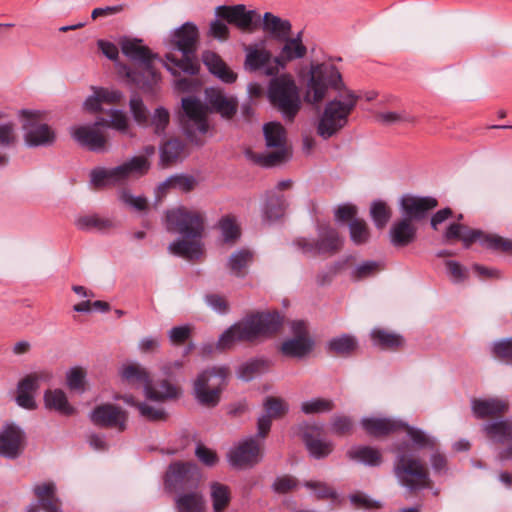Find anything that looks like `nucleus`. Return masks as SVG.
Listing matches in <instances>:
<instances>
[{"label":"nucleus","instance_id":"44","mask_svg":"<svg viewBox=\"0 0 512 512\" xmlns=\"http://www.w3.org/2000/svg\"><path fill=\"white\" fill-rule=\"evenodd\" d=\"M358 347V342L351 335L335 337L328 342V352L333 356H348Z\"/></svg>","mask_w":512,"mask_h":512},{"label":"nucleus","instance_id":"48","mask_svg":"<svg viewBox=\"0 0 512 512\" xmlns=\"http://www.w3.org/2000/svg\"><path fill=\"white\" fill-rule=\"evenodd\" d=\"M246 52L245 67L250 71H256L264 67L271 59V53L264 48L258 49L248 46Z\"/></svg>","mask_w":512,"mask_h":512},{"label":"nucleus","instance_id":"22","mask_svg":"<svg viewBox=\"0 0 512 512\" xmlns=\"http://www.w3.org/2000/svg\"><path fill=\"white\" fill-rule=\"evenodd\" d=\"M26 436L20 427L9 424L0 430V456L8 459L18 458L24 451Z\"/></svg>","mask_w":512,"mask_h":512},{"label":"nucleus","instance_id":"21","mask_svg":"<svg viewBox=\"0 0 512 512\" xmlns=\"http://www.w3.org/2000/svg\"><path fill=\"white\" fill-rule=\"evenodd\" d=\"M91 421L100 427L115 428L120 432L126 429L127 413L113 404H101L91 412Z\"/></svg>","mask_w":512,"mask_h":512},{"label":"nucleus","instance_id":"32","mask_svg":"<svg viewBox=\"0 0 512 512\" xmlns=\"http://www.w3.org/2000/svg\"><path fill=\"white\" fill-rule=\"evenodd\" d=\"M284 46L281 49L280 55L275 58L278 65L284 67L287 62L295 59L303 58L307 53V48L302 42V32L294 38L288 36L283 39Z\"/></svg>","mask_w":512,"mask_h":512},{"label":"nucleus","instance_id":"47","mask_svg":"<svg viewBox=\"0 0 512 512\" xmlns=\"http://www.w3.org/2000/svg\"><path fill=\"white\" fill-rule=\"evenodd\" d=\"M252 259L253 253L250 250L241 249L231 254L228 266L234 275L242 277L246 274V268Z\"/></svg>","mask_w":512,"mask_h":512},{"label":"nucleus","instance_id":"9","mask_svg":"<svg viewBox=\"0 0 512 512\" xmlns=\"http://www.w3.org/2000/svg\"><path fill=\"white\" fill-rule=\"evenodd\" d=\"M268 98L271 104L289 121L294 120L301 108L299 89L293 77L288 74L271 79Z\"/></svg>","mask_w":512,"mask_h":512},{"label":"nucleus","instance_id":"39","mask_svg":"<svg viewBox=\"0 0 512 512\" xmlns=\"http://www.w3.org/2000/svg\"><path fill=\"white\" fill-rule=\"evenodd\" d=\"M44 402L48 409H53L65 416H71L76 412L61 389L47 390L44 394Z\"/></svg>","mask_w":512,"mask_h":512},{"label":"nucleus","instance_id":"7","mask_svg":"<svg viewBox=\"0 0 512 512\" xmlns=\"http://www.w3.org/2000/svg\"><path fill=\"white\" fill-rule=\"evenodd\" d=\"M358 99L354 92L346 90L338 98L329 101L318 119L317 134L327 140L339 133L348 124Z\"/></svg>","mask_w":512,"mask_h":512},{"label":"nucleus","instance_id":"17","mask_svg":"<svg viewBox=\"0 0 512 512\" xmlns=\"http://www.w3.org/2000/svg\"><path fill=\"white\" fill-rule=\"evenodd\" d=\"M264 440L257 434L238 442L228 454L231 465L238 469H249L260 463L264 457Z\"/></svg>","mask_w":512,"mask_h":512},{"label":"nucleus","instance_id":"42","mask_svg":"<svg viewBox=\"0 0 512 512\" xmlns=\"http://www.w3.org/2000/svg\"><path fill=\"white\" fill-rule=\"evenodd\" d=\"M210 497L213 512H224L231 502V491L227 485L212 482L210 485Z\"/></svg>","mask_w":512,"mask_h":512},{"label":"nucleus","instance_id":"45","mask_svg":"<svg viewBox=\"0 0 512 512\" xmlns=\"http://www.w3.org/2000/svg\"><path fill=\"white\" fill-rule=\"evenodd\" d=\"M486 436L494 442L512 441V423L508 421L493 422L484 425Z\"/></svg>","mask_w":512,"mask_h":512},{"label":"nucleus","instance_id":"11","mask_svg":"<svg viewBox=\"0 0 512 512\" xmlns=\"http://www.w3.org/2000/svg\"><path fill=\"white\" fill-rule=\"evenodd\" d=\"M294 245L307 256H332L341 250L343 239L334 227L328 224H319L316 239L300 237L295 239Z\"/></svg>","mask_w":512,"mask_h":512},{"label":"nucleus","instance_id":"8","mask_svg":"<svg viewBox=\"0 0 512 512\" xmlns=\"http://www.w3.org/2000/svg\"><path fill=\"white\" fill-rule=\"evenodd\" d=\"M229 376L230 370L225 366H214L199 373L193 383L197 402L207 408L216 407L228 384Z\"/></svg>","mask_w":512,"mask_h":512},{"label":"nucleus","instance_id":"6","mask_svg":"<svg viewBox=\"0 0 512 512\" xmlns=\"http://www.w3.org/2000/svg\"><path fill=\"white\" fill-rule=\"evenodd\" d=\"M155 151L153 145H147L143 149V155L135 156L117 167L94 169L91 171V183L95 188H101L122 184L131 177H141L149 171L148 158L153 156Z\"/></svg>","mask_w":512,"mask_h":512},{"label":"nucleus","instance_id":"19","mask_svg":"<svg viewBox=\"0 0 512 512\" xmlns=\"http://www.w3.org/2000/svg\"><path fill=\"white\" fill-rule=\"evenodd\" d=\"M293 336L282 342L280 351L284 356L291 358H304L313 349L314 342L309 335L307 326L303 321H293L291 324Z\"/></svg>","mask_w":512,"mask_h":512},{"label":"nucleus","instance_id":"34","mask_svg":"<svg viewBox=\"0 0 512 512\" xmlns=\"http://www.w3.org/2000/svg\"><path fill=\"white\" fill-rule=\"evenodd\" d=\"M260 26L265 32L279 41L290 36L292 31V25L289 20L282 19L270 12L264 13Z\"/></svg>","mask_w":512,"mask_h":512},{"label":"nucleus","instance_id":"15","mask_svg":"<svg viewBox=\"0 0 512 512\" xmlns=\"http://www.w3.org/2000/svg\"><path fill=\"white\" fill-rule=\"evenodd\" d=\"M342 86L341 74L334 65L318 64L312 67L305 100L312 104L319 103L325 98L329 87L340 90Z\"/></svg>","mask_w":512,"mask_h":512},{"label":"nucleus","instance_id":"60","mask_svg":"<svg viewBox=\"0 0 512 512\" xmlns=\"http://www.w3.org/2000/svg\"><path fill=\"white\" fill-rule=\"evenodd\" d=\"M110 120L109 127L119 132L126 133L129 128V121L127 115L120 110L109 111Z\"/></svg>","mask_w":512,"mask_h":512},{"label":"nucleus","instance_id":"18","mask_svg":"<svg viewBox=\"0 0 512 512\" xmlns=\"http://www.w3.org/2000/svg\"><path fill=\"white\" fill-rule=\"evenodd\" d=\"M215 14L243 32L252 33L260 27V14L256 10H248L243 4L218 6Z\"/></svg>","mask_w":512,"mask_h":512},{"label":"nucleus","instance_id":"51","mask_svg":"<svg viewBox=\"0 0 512 512\" xmlns=\"http://www.w3.org/2000/svg\"><path fill=\"white\" fill-rule=\"evenodd\" d=\"M350 238L355 245H364L370 240V229L363 219H354L349 224Z\"/></svg>","mask_w":512,"mask_h":512},{"label":"nucleus","instance_id":"35","mask_svg":"<svg viewBox=\"0 0 512 512\" xmlns=\"http://www.w3.org/2000/svg\"><path fill=\"white\" fill-rule=\"evenodd\" d=\"M363 429L371 436L381 437L401 429L402 422L390 418H364Z\"/></svg>","mask_w":512,"mask_h":512},{"label":"nucleus","instance_id":"2","mask_svg":"<svg viewBox=\"0 0 512 512\" xmlns=\"http://www.w3.org/2000/svg\"><path fill=\"white\" fill-rule=\"evenodd\" d=\"M282 319L277 312H257L247 315L227 329L217 342V349H230L236 342H254L277 333Z\"/></svg>","mask_w":512,"mask_h":512},{"label":"nucleus","instance_id":"20","mask_svg":"<svg viewBox=\"0 0 512 512\" xmlns=\"http://www.w3.org/2000/svg\"><path fill=\"white\" fill-rule=\"evenodd\" d=\"M52 377V372L49 370H41L26 375L17 386V404L25 409H35L36 402L33 393L38 390L41 383H48Z\"/></svg>","mask_w":512,"mask_h":512},{"label":"nucleus","instance_id":"12","mask_svg":"<svg viewBox=\"0 0 512 512\" xmlns=\"http://www.w3.org/2000/svg\"><path fill=\"white\" fill-rule=\"evenodd\" d=\"M201 479V471L197 464L189 461H175L167 468L164 476V486L169 492L178 495L199 490Z\"/></svg>","mask_w":512,"mask_h":512},{"label":"nucleus","instance_id":"58","mask_svg":"<svg viewBox=\"0 0 512 512\" xmlns=\"http://www.w3.org/2000/svg\"><path fill=\"white\" fill-rule=\"evenodd\" d=\"M353 431V421L345 415H336L331 421V432L338 436L350 435Z\"/></svg>","mask_w":512,"mask_h":512},{"label":"nucleus","instance_id":"63","mask_svg":"<svg viewBox=\"0 0 512 512\" xmlns=\"http://www.w3.org/2000/svg\"><path fill=\"white\" fill-rule=\"evenodd\" d=\"M173 189H179L182 192H190L197 186V180L190 175L171 176Z\"/></svg>","mask_w":512,"mask_h":512},{"label":"nucleus","instance_id":"13","mask_svg":"<svg viewBox=\"0 0 512 512\" xmlns=\"http://www.w3.org/2000/svg\"><path fill=\"white\" fill-rule=\"evenodd\" d=\"M121 375L128 384L143 386L145 395L149 400L163 402L168 399L177 398L181 393L179 387L172 385L167 380L161 381V386L165 388V392L157 391L152 384L148 371L136 363L124 366Z\"/></svg>","mask_w":512,"mask_h":512},{"label":"nucleus","instance_id":"29","mask_svg":"<svg viewBox=\"0 0 512 512\" xmlns=\"http://www.w3.org/2000/svg\"><path fill=\"white\" fill-rule=\"evenodd\" d=\"M417 235V226L409 219L396 220L390 228V242L394 247H406L413 243Z\"/></svg>","mask_w":512,"mask_h":512},{"label":"nucleus","instance_id":"53","mask_svg":"<svg viewBox=\"0 0 512 512\" xmlns=\"http://www.w3.org/2000/svg\"><path fill=\"white\" fill-rule=\"evenodd\" d=\"M219 227L225 242L234 243L240 237V227L236 218L232 215H226L219 221Z\"/></svg>","mask_w":512,"mask_h":512},{"label":"nucleus","instance_id":"57","mask_svg":"<svg viewBox=\"0 0 512 512\" xmlns=\"http://www.w3.org/2000/svg\"><path fill=\"white\" fill-rule=\"evenodd\" d=\"M18 136L14 123L0 124V148L10 149L16 146Z\"/></svg>","mask_w":512,"mask_h":512},{"label":"nucleus","instance_id":"1","mask_svg":"<svg viewBox=\"0 0 512 512\" xmlns=\"http://www.w3.org/2000/svg\"><path fill=\"white\" fill-rule=\"evenodd\" d=\"M166 228L183 236L169 245L171 254L188 260L197 259L202 253L200 238L205 226V215L199 210L178 207L166 212Z\"/></svg>","mask_w":512,"mask_h":512},{"label":"nucleus","instance_id":"3","mask_svg":"<svg viewBox=\"0 0 512 512\" xmlns=\"http://www.w3.org/2000/svg\"><path fill=\"white\" fill-rule=\"evenodd\" d=\"M140 39L123 38L120 40L121 50L124 55L130 58L133 67H123L127 79L137 87L150 90L160 79L159 73L153 65L157 55L141 44Z\"/></svg>","mask_w":512,"mask_h":512},{"label":"nucleus","instance_id":"25","mask_svg":"<svg viewBox=\"0 0 512 512\" xmlns=\"http://www.w3.org/2000/svg\"><path fill=\"white\" fill-rule=\"evenodd\" d=\"M461 241L465 248H469L474 242L480 241L482 245L493 250L512 252V241L493 234H485L481 230L471 229L466 226Z\"/></svg>","mask_w":512,"mask_h":512},{"label":"nucleus","instance_id":"5","mask_svg":"<svg viewBox=\"0 0 512 512\" xmlns=\"http://www.w3.org/2000/svg\"><path fill=\"white\" fill-rule=\"evenodd\" d=\"M199 42V31L195 24L186 22L180 28L175 30L172 37V45L174 48L182 52V58H177L173 54H167L166 58L169 63L165 64L167 69L174 75L177 69L195 75L199 71V63L195 56Z\"/></svg>","mask_w":512,"mask_h":512},{"label":"nucleus","instance_id":"26","mask_svg":"<svg viewBox=\"0 0 512 512\" xmlns=\"http://www.w3.org/2000/svg\"><path fill=\"white\" fill-rule=\"evenodd\" d=\"M72 137L82 146L94 152L107 150L108 139L96 126L82 125L75 127Z\"/></svg>","mask_w":512,"mask_h":512},{"label":"nucleus","instance_id":"30","mask_svg":"<svg viewBox=\"0 0 512 512\" xmlns=\"http://www.w3.org/2000/svg\"><path fill=\"white\" fill-rule=\"evenodd\" d=\"M202 61L209 72L225 83H233L237 74L230 69L217 53L206 50L202 53Z\"/></svg>","mask_w":512,"mask_h":512},{"label":"nucleus","instance_id":"54","mask_svg":"<svg viewBox=\"0 0 512 512\" xmlns=\"http://www.w3.org/2000/svg\"><path fill=\"white\" fill-rule=\"evenodd\" d=\"M66 383L70 390L84 392L86 385V371L82 367H73L67 373Z\"/></svg>","mask_w":512,"mask_h":512},{"label":"nucleus","instance_id":"38","mask_svg":"<svg viewBox=\"0 0 512 512\" xmlns=\"http://www.w3.org/2000/svg\"><path fill=\"white\" fill-rule=\"evenodd\" d=\"M287 208L285 197L276 191H268L263 207V217L266 221H276L280 219Z\"/></svg>","mask_w":512,"mask_h":512},{"label":"nucleus","instance_id":"50","mask_svg":"<svg viewBox=\"0 0 512 512\" xmlns=\"http://www.w3.org/2000/svg\"><path fill=\"white\" fill-rule=\"evenodd\" d=\"M370 216L378 229H383L392 216V210L386 202L374 201L370 207Z\"/></svg>","mask_w":512,"mask_h":512},{"label":"nucleus","instance_id":"40","mask_svg":"<svg viewBox=\"0 0 512 512\" xmlns=\"http://www.w3.org/2000/svg\"><path fill=\"white\" fill-rule=\"evenodd\" d=\"M117 399H121L128 405L136 407L140 415L149 421H161L167 418L163 408L136 401L132 395L118 396Z\"/></svg>","mask_w":512,"mask_h":512},{"label":"nucleus","instance_id":"36","mask_svg":"<svg viewBox=\"0 0 512 512\" xmlns=\"http://www.w3.org/2000/svg\"><path fill=\"white\" fill-rule=\"evenodd\" d=\"M94 93L88 97L84 103L85 109L91 112L101 111V104H117L123 99V95L118 90H109L106 88L92 87Z\"/></svg>","mask_w":512,"mask_h":512},{"label":"nucleus","instance_id":"33","mask_svg":"<svg viewBox=\"0 0 512 512\" xmlns=\"http://www.w3.org/2000/svg\"><path fill=\"white\" fill-rule=\"evenodd\" d=\"M174 505L177 512H206V501L200 489L176 495Z\"/></svg>","mask_w":512,"mask_h":512},{"label":"nucleus","instance_id":"55","mask_svg":"<svg viewBox=\"0 0 512 512\" xmlns=\"http://www.w3.org/2000/svg\"><path fill=\"white\" fill-rule=\"evenodd\" d=\"M334 406V402L330 399L315 398L310 401L303 402L301 405V410L305 414H316L329 412L334 408Z\"/></svg>","mask_w":512,"mask_h":512},{"label":"nucleus","instance_id":"56","mask_svg":"<svg viewBox=\"0 0 512 512\" xmlns=\"http://www.w3.org/2000/svg\"><path fill=\"white\" fill-rule=\"evenodd\" d=\"M129 106L134 120L139 125L147 126L149 123V113L142 99L138 95H133L130 99Z\"/></svg>","mask_w":512,"mask_h":512},{"label":"nucleus","instance_id":"41","mask_svg":"<svg viewBox=\"0 0 512 512\" xmlns=\"http://www.w3.org/2000/svg\"><path fill=\"white\" fill-rule=\"evenodd\" d=\"M347 456L354 461H358L370 466H378L382 463L381 452L369 446H356L347 451Z\"/></svg>","mask_w":512,"mask_h":512},{"label":"nucleus","instance_id":"62","mask_svg":"<svg viewBox=\"0 0 512 512\" xmlns=\"http://www.w3.org/2000/svg\"><path fill=\"white\" fill-rule=\"evenodd\" d=\"M170 115L164 108H157L151 119V125L154 127V132L158 135L163 133L169 124Z\"/></svg>","mask_w":512,"mask_h":512},{"label":"nucleus","instance_id":"37","mask_svg":"<svg viewBox=\"0 0 512 512\" xmlns=\"http://www.w3.org/2000/svg\"><path fill=\"white\" fill-rule=\"evenodd\" d=\"M34 493L42 510L45 512H62L61 501L56 496V487L54 483L37 485L34 488Z\"/></svg>","mask_w":512,"mask_h":512},{"label":"nucleus","instance_id":"49","mask_svg":"<svg viewBox=\"0 0 512 512\" xmlns=\"http://www.w3.org/2000/svg\"><path fill=\"white\" fill-rule=\"evenodd\" d=\"M76 225L81 230H96L100 232L107 231L113 227L111 220L96 214L80 216L76 221Z\"/></svg>","mask_w":512,"mask_h":512},{"label":"nucleus","instance_id":"59","mask_svg":"<svg viewBox=\"0 0 512 512\" xmlns=\"http://www.w3.org/2000/svg\"><path fill=\"white\" fill-rule=\"evenodd\" d=\"M376 117L379 122L386 125L415 122V118L413 116L407 115L406 113L383 112L379 113Z\"/></svg>","mask_w":512,"mask_h":512},{"label":"nucleus","instance_id":"27","mask_svg":"<svg viewBox=\"0 0 512 512\" xmlns=\"http://www.w3.org/2000/svg\"><path fill=\"white\" fill-rule=\"evenodd\" d=\"M266 414L261 416L257 422L258 436L265 439L271 429L272 419L283 417L288 411L287 403L278 397H267L264 402Z\"/></svg>","mask_w":512,"mask_h":512},{"label":"nucleus","instance_id":"23","mask_svg":"<svg viewBox=\"0 0 512 512\" xmlns=\"http://www.w3.org/2000/svg\"><path fill=\"white\" fill-rule=\"evenodd\" d=\"M438 202L432 197H417L405 195L402 197L400 207L403 218L415 223L424 219L427 213L437 207Z\"/></svg>","mask_w":512,"mask_h":512},{"label":"nucleus","instance_id":"16","mask_svg":"<svg viewBox=\"0 0 512 512\" xmlns=\"http://www.w3.org/2000/svg\"><path fill=\"white\" fill-rule=\"evenodd\" d=\"M208 108L200 100L188 97L182 99L180 122L184 132L191 139L197 134H205L209 129Z\"/></svg>","mask_w":512,"mask_h":512},{"label":"nucleus","instance_id":"24","mask_svg":"<svg viewBox=\"0 0 512 512\" xmlns=\"http://www.w3.org/2000/svg\"><path fill=\"white\" fill-rule=\"evenodd\" d=\"M302 436L306 448L314 458H325L333 451V443L323 439V429L320 426L306 425Z\"/></svg>","mask_w":512,"mask_h":512},{"label":"nucleus","instance_id":"61","mask_svg":"<svg viewBox=\"0 0 512 512\" xmlns=\"http://www.w3.org/2000/svg\"><path fill=\"white\" fill-rule=\"evenodd\" d=\"M305 486L314 490L319 499H335L337 497L335 490L323 482L307 481Z\"/></svg>","mask_w":512,"mask_h":512},{"label":"nucleus","instance_id":"10","mask_svg":"<svg viewBox=\"0 0 512 512\" xmlns=\"http://www.w3.org/2000/svg\"><path fill=\"white\" fill-rule=\"evenodd\" d=\"M263 133L267 152L255 153L253 160L263 167H275L287 162L292 154L291 146L287 142L285 128L277 122L264 125Z\"/></svg>","mask_w":512,"mask_h":512},{"label":"nucleus","instance_id":"4","mask_svg":"<svg viewBox=\"0 0 512 512\" xmlns=\"http://www.w3.org/2000/svg\"><path fill=\"white\" fill-rule=\"evenodd\" d=\"M395 453L393 472L398 482L410 491L429 487L431 480L426 463L411 450L408 442L403 441L393 446Z\"/></svg>","mask_w":512,"mask_h":512},{"label":"nucleus","instance_id":"14","mask_svg":"<svg viewBox=\"0 0 512 512\" xmlns=\"http://www.w3.org/2000/svg\"><path fill=\"white\" fill-rule=\"evenodd\" d=\"M24 141L29 147H49L56 141V133L46 120V113L41 111H21Z\"/></svg>","mask_w":512,"mask_h":512},{"label":"nucleus","instance_id":"43","mask_svg":"<svg viewBox=\"0 0 512 512\" xmlns=\"http://www.w3.org/2000/svg\"><path fill=\"white\" fill-rule=\"evenodd\" d=\"M184 151V144L181 140L173 138L167 140L160 147V160L164 167H168L177 162Z\"/></svg>","mask_w":512,"mask_h":512},{"label":"nucleus","instance_id":"31","mask_svg":"<svg viewBox=\"0 0 512 512\" xmlns=\"http://www.w3.org/2000/svg\"><path fill=\"white\" fill-rule=\"evenodd\" d=\"M207 102L214 111L226 119H231L237 110V102L233 97H227L221 90L207 89Z\"/></svg>","mask_w":512,"mask_h":512},{"label":"nucleus","instance_id":"46","mask_svg":"<svg viewBox=\"0 0 512 512\" xmlns=\"http://www.w3.org/2000/svg\"><path fill=\"white\" fill-rule=\"evenodd\" d=\"M373 341L382 349L396 350L404 345L401 335L384 330L376 329L371 334Z\"/></svg>","mask_w":512,"mask_h":512},{"label":"nucleus","instance_id":"52","mask_svg":"<svg viewBox=\"0 0 512 512\" xmlns=\"http://www.w3.org/2000/svg\"><path fill=\"white\" fill-rule=\"evenodd\" d=\"M401 429H404L407 435L410 437L412 442L419 448H430L434 449L436 446V441L434 438L426 435L422 430L409 426L402 422Z\"/></svg>","mask_w":512,"mask_h":512},{"label":"nucleus","instance_id":"28","mask_svg":"<svg viewBox=\"0 0 512 512\" xmlns=\"http://www.w3.org/2000/svg\"><path fill=\"white\" fill-rule=\"evenodd\" d=\"M508 408V401L502 398H475L472 400V411L475 417L479 419L502 417L508 411Z\"/></svg>","mask_w":512,"mask_h":512},{"label":"nucleus","instance_id":"64","mask_svg":"<svg viewBox=\"0 0 512 512\" xmlns=\"http://www.w3.org/2000/svg\"><path fill=\"white\" fill-rule=\"evenodd\" d=\"M493 352L496 358L505 362H512V338L496 343Z\"/></svg>","mask_w":512,"mask_h":512}]
</instances>
